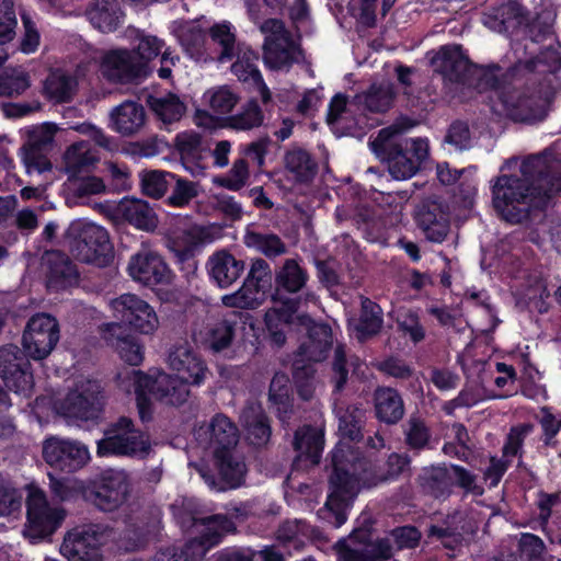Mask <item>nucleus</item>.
<instances>
[{
	"mask_svg": "<svg viewBox=\"0 0 561 561\" xmlns=\"http://www.w3.org/2000/svg\"><path fill=\"white\" fill-rule=\"evenodd\" d=\"M560 191L561 159L543 152L523 160L518 173L497 176L492 184V204L503 220L520 225Z\"/></svg>",
	"mask_w": 561,
	"mask_h": 561,
	"instance_id": "f257e3e1",
	"label": "nucleus"
},
{
	"mask_svg": "<svg viewBox=\"0 0 561 561\" xmlns=\"http://www.w3.org/2000/svg\"><path fill=\"white\" fill-rule=\"evenodd\" d=\"M561 69V54L546 47L536 57L519 61L503 72L500 90L502 111L516 122L534 123L547 116V100L537 85V73H556Z\"/></svg>",
	"mask_w": 561,
	"mask_h": 561,
	"instance_id": "f03ea898",
	"label": "nucleus"
},
{
	"mask_svg": "<svg viewBox=\"0 0 561 561\" xmlns=\"http://www.w3.org/2000/svg\"><path fill=\"white\" fill-rule=\"evenodd\" d=\"M332 473L329 478V496L325 502L328 520L334 527L342 526L346 520V511L364 485L368 462L358 449L346 443H339L331 455Z\"/></svg>",
	"mask_w": 561,
	"mask_h": 561,
	"instance_id": "7ed1b4c3",
	"label": "nucleus"
},
{
	"mask_svg": "<svg viewBox=\"0 0 561 561\" xmlns=\"http://www.w3.org/2000/svg\"><path fill=\"white\" fill-rule=\"evenodd\" d=\"M370 147L396 180L415 175L430 153L425 138H404L398 128L391 127L381 129Z\"/></svg>",
	"mask_w": 561,
	"mask_h": 561,
	"instance_id": "20e7f679",
	"label": "nucleus"
},
{
	"mask_svg": "<svg viewBox=\"0 0 561 561\" xmlns=\"http://www.w3.org/2000/svg\"><path fill=\"white\" fill-rule=\"evenodd\" d=\"M432 65L448 81L474 85L480 91L494 90L500 100L503 71L499 65L474 66L460 45L442 46L432 58Z\"/></svg>",
	"mask_w": 561,
	"mask_h": 561,
	"instance_id": "39448f33",
	"label": "nucleus"
},
{
	"mask_svg": "<svg viewBox=\"0 0 561 561\" xmlns=\"http://www.w3.org/2000/svg\"><path fill=\"white\" fill-rule=\"evenodd\" d=\"M64 244L77 260L98 267L113 260L108 232L101 226L83 219L71 221L62 236Z\"/></svg>",
	"mask_w": 561,
	"mask_h": 561,
	"instance_id": "423d86ee",
	"label": "nucleus"
},
{
	"mask_svg": "<svg viewBox=\"0 0 561 561\" xmlns=\"http://www.w3.org/2000/svg\"><path fill=\"white\" fill-rule=\"evenodd\" d=\"M150 450L149 435L136 428L131 419L121 416L105 430L104 437L98 442L96 454L101 457L115 455L142 459Z\"/></svg>",
	"mask_w": 561,
	"mask_h": 561,
	"instance_id": "0eeeda50",
	"label": "nucleus"
},
{
	"mask_svg": "<svg viewBox=\"0 0 561 561\" xmlns=\"http://www.w3.org/2000/svg\"><path fill=\"white\" fill-rule=\"evenodd\" d=\"M264 34L263 60L272 70H288L304 59L300 45L294 39L285 23L279 19H267L260 23Z\"/></svg>",
	"mask_w": 561,
	"mask_h": 561,
	"instance_id": "6e6552de",
	"label": "nucleus"
},
{
	"mask_svg": "<svg viewBox=\"0 0 561 561\" xmlns=\"http://www.w3.org/2000/svg\"><path fill=\"white\" fill-rule=\"evenodd\" d=\"M66 512L61 507L49 505L43 490L31 485L26 497V524L23 529L25 538L36 542L51 536L60 527Z\"/></svg>",
	"mask_w": 561,
	"mask_h": 561,
	"instance_id": "1a4fd4ad",
	"label": "nucleus"
},
{
	"mask_svg": "<svg viewBox=\"0 0 561 561\" xmlns=\"http://www.w3.org/2000/svg\"><path fill=\"white\" fill-rule=\"evenodd\" d=\"M236 526L225 515L217 514L208 519L207 530L203 536L191 539L182 549L172 547L161 550L149 561H197L218 545L226 534L233 533Z\"/></svg>",
	"mask_w": 561,
	"mask_h": 561,
	"instance_id": "9d476101",
	"label": "nucleus"
},
{
	"mask_svg": "<svg viewBox=\"0 0 561 561\" xmlns=\"http://www.w3.org/2000/svg\"><path fill=\"white\" fill-rule=\"evenodd\" d=\"M113 536V529L104 524H88L70 530L60 547L69 561H102L100 547Z\"/></svg>",
	"mask_w": 561,
	"mask_h": 561,
	"instance_id": "9b49d317",
	"label": "nucleus"
},
{
	"mask_svg": "<svg viewBox=\"0 0 561 561\" xmlns=\"http://www.w3.org/2000/svg\"><path fill=\"white\" fill-rule=\"evenodd\" d=\"M130 482L124 470H107L98 482L85 486L82 496L102 512H114L128 499Z\"/></svg>",
	"mask_w": 561,
	"mask_h": 561,
	"instance_id": "f8f14e48",
	"label": "nucleus"
},
{
	"mask_svg": "<svg viewBox=\"0 0 561 561\" xmlns=\"http://www.w3.org/2000/svg\"><path fill=\"white\" fill-rule=\"evenodd\" d=\"M342 561H388L392 558V545L388 538L374 539L368 528H357L336 543Z\"/></svg>",
	"mask_w": 561,
	"mask_h": 561,
	"instance_id": "ddd939ff",
	"label": "nucleus"
},
{
	"mask_svg": "<svg viewBox=\"0 0 561 561\" xmlns=\"http://www.w3.org/2000/svg\"><path fill=\"white\" fill-rule=\"evenodd\" d=\"M59 337L58 321L48 313H36L27 321L22 344L28 357L41 360L51 353Z\"/></svg>",
	"mask_w": 561,
	"mask_h": 561,
	"instance_id": "4468645a",
	"label": "nucleus"
},
{
	"mask_svg": "<svg viewBox=\"0 0 561 561\" xmlns=\"http://www.w3.org/2000/svg\"><path fill=\"white\" fill-rule=\"evenodd\" d=\"M274 273L268 262L262 257H255L251 261L242 286L237 291L222 296L221 302L230 308L252 309L256 305L254 294L266 291L272 287Z\"/></svg>",
	"mask_w": 561,
	"mask_h": 561,
	"instance_id": "2eb2a0df",
	"label": "nucleus"
},
{
	"mask_svg": "<svg viewBox=\"0 0 561 561\" xmlns=\"http://www.w3.org/2000/svg\"><path fill=\"white\" fill-rule=\"evenodd\" d=\"M218 468V478L205 467L198 468V472L205 483L215 491L224 492L243 485L247 476V465L243 456L236 450H215Z\"/></svg>",
	"mask_w": 561,
	"mask_h": 561,
	"instance_id": "dca6fc26",
	"label": "nucleus"
},
{
	"mask_svg": "<svg viewBox=\"0 0 561 561\" xmlns=\"http://www.w3.org/2000/svg\"><path fill=\"white\" fill-rule=\"evenodd\" d=\"M478 530L479 523L473 514L454 511L438 523L430 525L427 537L436 539L446 549L456 550L467 538L473 537Z\"/></svg>",
	"mask_w": 561,
	"mask_h": 561,
	"instance_id": "f3484780",
	"label": "nucleus"
},
{
	"mask_svg": "<svg viewBox=\"0 0 561 561\" xmlns=\"http://www.w3.org/2000/svg\"><path fill=\"white\" fill-rule=\"evenodd\" d=\"M57 130L58 127L55 124L45 123L28 131L27 141L21 148L22 161L27 174H42L51 170L47 153L53 149Z\"/></svg>",
	"mask_w": 561,
	"mask_h": 561,
	"instance_id": "a211bd4d",
	"label": "nucleus"
},
{
	"mask_svg": "<svg viewBox=\"0 0 561 561\" xmlns=\"http://www.w3.org/2000/svg\"><path fill=\"white\" fill-rule=\"evenodd\" d=\"M308 282V271L296 259H285L274 270V294L272 296L274 302L286 308L288 300L296 299L299 308L301 295L307 289Z\"/></svg>",
	"mask_w": 561,
	"mask_h": 561,
	"instance_id": "6ab92c4d",
	"label": "nucleus"
},
{
	"mask_svg": "<svg viewBox=\"0 0 561 561\" xmlns=\"http://www.w3.org/2000/svg\"><path fill=\"white\" fill-rule=\"evenodd\" d=\"M101 408V386L96 381L84 380L68 392L59 411L65 417L88 421L98 419Z\"/></svg>",
	"mask_w": 561,
	"mask_h": 561,
	"instance_id": "aec40b11",
	"label": "nucleus"
},
{
	"mask_svg": "<svg viewBox=\"0 0 561 561\" xmlns=\"http://www.w3.org/2000/svg\"><path fill=\"white\" fill-rule=\"evenodd\" d=\"M415 220L431 242L442 243L449 233V207L439 196L432 195L420 201L415 207Z\"/></svg>",
	"mask_w": 561,
	"mask_h": 561,
	"instance_id": "412c9836",
	"label": "nucleus"
},
{
	"mask_svg": "<svg viewBox=\"0 0 561 561\" xmlns=\"http://www.w3.org/2000/svg\"><path fill=\"white\" fill-rule=\"evenodd\" d=\"M43 458L50 467L73 472L88 463L90 454L80 442L53 436L43 443Z\"/></svg>",
	"mask_w": 561,
	"mask_h": 561,
	"instance_id": "4be33fe9",
	"label": "nucleus"
},
{
	"mask_svg": "<svg viewBox=\"0 0 561 561\" xmlns=\"http://www.w3.org/2000/svg\"><path fill=\"white\" fill-rule=\"evenodd\" d=\"M27 356L25 351L13 344L0 347V378L10 390L16 393H25L33 386Z\"/></svg>",
	"mask_w": 561,
	"mask_h": 561,
	"instance_id": "5701e85b",
	"label": "nucleus"
},
{
	"mask_svg": "<svg viewBox=\"0 0 561 561\" xmlns=\"http://www.w3.org/2000/svg\"><path fill=\"white\" fill-rule=\"evenodd\" d=\"M168 362L176 377L187 386H201L211 376L206 362L186 341L170 348Z\"/></svg>",
	"mask_w": 561,
	"mask_h": 561,
	"instance_id": "b1692460",
	"label": "nucleus"
},
{
	"mask_svg": "<svg viewBox=\"0 0 561 561\" xmlns=\"http://www.w3.org/2000/svg\"><path fill=\"white\" fill-rule=\"evenodd\" d=\"M102 76L111 82L129 83L142 78V60L129 49H113L104 54L101 62Z\"/></svg>",
	"mask_w": 561,
	"mask_h": 561,
	"instance_id": "393cba45",
	"label": "nucleus"
},
{
	"mask_svg": "<svg viewBox=\"0 0 561 561\" xmlns=\"http://www.w3.org/2000/svg\"><path fill=\"white\" fill-rule=\"evenodd\" d=\"M128 273L134 280L146 286L170 282V270L162 257L158 253L146 249L130 257Z\"/></svg>",
	"mask_w": 561,
	"mask_h": 561,
	"instance_id": "a878e982",
	"label": "nucleus"
},
{
	"mask_svg": "<svg viewBox=\"0 0 561 561\" xmlns=\"http://www.w3.org/2000/svg\"><path fill=\"white\" fill-rule=\"evenodd\" d=\"M297 321L308 333L307 340L299 346V355L316 363L325 359L333 344L331 327L314 322L307 314L297 317Z\"/></svg>",
	"mask_w": 561,
	"mask_h": 561,
	"instance_id": "bb28decb",
	"label": "nucleus"
},
{
	"mask_svg": "<svg viewBox=\"0 0 561 561\" xmlns=\"http://www.w3.org/2000/svg\"><path fill=\"white\" fill-rule=\"evenodd\" d=\"M324 446V433L322 428L311 425L299 427L295 432L293 447L297 453L294 460L296 467H313L320 462Z\"/></svg>",
	"mask_w": 561,
	"mask_h": 561,
	"instance_id": "cd10ccee",
	"label": "nucleus"
},
{
	"mask_svg": "<svg viewBox=\"0 0 561 561\" xmlns=\"http://www.w3.org/2000/svg\"><path fill=\"white\" fill-rule=\"evenodd\" d=\"M213 240L214 237L208 227L193 225L174 230L168 239V247L181 262H185L193 259L197 250Z\"/></svg>",
	"mask_w": 561,
	"mask_h": 561,
	"instance_id": "c85d7f7f",
	"label": "nucleus"
},
{
	"mask_svg": "<svg viewBox=\"0 0 561 561\" xmlns=\"http://www.w3.org/2000/svg\"><path fill=\"white\" fill-rule=\"evenodd\" d=\"M43 264L49 289L58 291L78 284L79 273L67 254L58 250L46 251Z\"/></svg>",
	"mask_w": 561,
	"mask_h": 561,
	"instance_id": "c756f323",
	"label": "nucleus"
},
{
	"mask_svg": "<svg viewBox=\"0 0 561 561\" xmlns=\"http://www.w3.org/2000/svg\"><path fill=\"white\" fill-rule=\"evenodd\" d=\"M206 268L211 282L219 288L226 289L241 277L245 270V262L227 250H219L208 257Z\"/></svg>",
	"mask_w": 561,
	"mask_h": 561,
	"instance_id": "7c9ffc66",
	"label": "nucleus"
},
{
	"mask_svg": "<svg viewBox=\"0 0 561 561\" xmlns=\"http://www.w3.org/2000/svg\"><path fill=\"white\" fill-rule=\"evenodd\" d=\"M530 21V13L517 1L492 8L483 15V24L495 32H513Z\"/></svg>",
	"mask_w": 561,
	"mask_h": 561,
	"instance_id": "2f4dec72",
	"label": "nucleus"
},
{
	"mask_svg": "<svg viewBox=\"0 0 561 561\" xmlns=\"http://www.w3.org/2000/svg\"><path fill=\"white\" fill-rule=\"evenodd\" d=\"M240 423L251 445L263 447L270 442L272 434L270 421L259 402H247L240 412Z\"/></svg>",
	"mask_w": 561,
	"mask_h": 561,
	"instance_id": "473e14b6",
	"label": "nucleus"
},
{
	"mask_svg": "<svg viewBox=\"0 0 561 561\" xmlns=\"http://www.w3.org/2000/svg\"><path fill=\"white\" fill-rule=\"evenodd\" d=\"M118 387L127 393L136 394L137 409L142 423L152 417L151 402L148 397L151 377L140 370L126 369L117 375Z\"/></svg>",
	"mask_w": 561,
	"mask_h": 561,
	"instance_id": "72a5a7b5",
	"label": "nucleus"
},
{
	"mask_svg": "<svg viewBox=\"0 0 561 561\" xmlns=\"http://www.w3.org/2000/svg\"><path fill=\"white\" fill-rule=\"evenodd\" d=\"M103 339L114 347L121 358L131 366L142 362V350L137 339L121 323H108L103 330Z\"/></svg>",
	"mask_w": 561,
	"mask_h": 561,
	"instance_id": "f704fd0d",
	"label": "nucleus"
},
{
	"mask_svg": "<svg viewBox=\"0 0 561 561\" xmlns=\"http://www.w3.org/2000/svg\"><path fill=\"white\" fill-rule=\"evenodd\" d=\"M257 60L259 55L255 51L251 49L239 50L237 60L231 66V71L239 81L253 87L259 92L262 102L266 104L271 101L272 95L256 66Z\"/></svg>",
	"mask_w": 561,
	"mask_h": 561,
	"instance_id": "c9c22d12",
	"label": "nucleus"
},
{
	"mask_svg": "<svg viewBox=\"0 0 561 561\" xmlns=\"http://www.w3.org/2000/svg\"><path fill=\"white\" fill-rule=\"evenodd\" d=\"M110 122L111 128L119 135L134 136L145 126V107L135 101H125L111 111Z\"/></svg>",
	"mask_w": 561,
	"mask_h": 561,
	"instance_id": "e433bc0d",
	"label": "nucleus"
},
{
	"mask_svg": "<svg viewBox=\"0 0 561 561\" xmlns=\"http://www.w3.org/2000/svg\"><path fill=\"white\" fill-rule=\"evenodd\" d=\"M116 214L139 230L149 232L158 227L157 214L144 199L123 198L116 207Z\"/></svg>",
	"mask_w": 561,
	"mask_h": 561,
	"instance_id": "4c0bfd02",
	"label": "nucleus"
},
{
	"mask_svg": "<svg viewBox=\"0 0 561 561\" xmlns=\"http://www.w3.org/2000/svg\"><path fill=\"white\" fill-rule=\"evenodd\" d=\"M376 417L387 424H398L404 416V401L399 391L391 387H378L374 392Z\"/></svg>",
	"mask_w": 561,
	"mask_h": 561,
	"instance_id": "58836bf2",
	"label": "nucleus"
},
{
	"mask_svg": "<svg viewBox=\"0 0 561 561\" xmlns=\"http://www.w3.org/2000/svg\"><path fill=\"white\" fill-rule=\"evenodd\" d=\"M149 394L165 404L181 405L187 400L190 390L176 376L160 373L151 377Z\"/></svg>",
	"mask_w": 561,
	"mask_h": 561,
	"instance_id": "ea45409f",
	"label": "nucleus"
},
{
	"mask_svg": "<svg viewBox=\"0 0 561 561\" xmlns=\"http://www.w3.org/2000/svg\"><path fill=\"white\" fill-rule=\"evenodd\" d=\"M335 416L339 420V433L351 442H359L364 438L366 411L360 404H335Z\"/></svg>",
	"mask_w": 561,
	"mask_h": 561,
	"instance_id": "a19ab883",
	"label": "nucleus"
},
{
	"mask_svg": "<svg viewBox=\"0 0 561 561\" xmlns=\"http://www.w3.org/2000/svg\"><path fill=\"white\" fill-rule=\"evenodd\" d=\"M394 96L391 82L373 83L366 92L355 95L350 106L356 105L371 113H385L392 106Z\"/></svg>",
	"mask_w": 561,
	"mask_h": 561,
	"instance_id": "79ce46f5",
	"label": "nucleus"
},
{
	"mask_svg": "<svg viewBox=\"0 0 561 561\" xmlns=\"http://www.w3.org/2000/svg\"><path fill=\"white\" fill-rule=\"evenodd\" d=\"M284 165L291 179L299 184L312 182L318 173V162L300 147H293L285 152Z\"/></svg>",
	"mask_w": 561,
	"mask_h": 561,
	"instance_id": "37998d69",
	"label": "nucleus"
},
{
	"mask_svg": "<svg viewBox=\"0 0 561 561\" xmlns=\"http://www.w3.org/2000/svg\"><path fill=\"white\" fill-rule=\"evenodd\" d=\"M298 311V302L296 299H290L286 302V308L276 306L270 309L265 314V323L271 341L277 347H280L286 342L285 328L290 325L297 320L296 312Z\"/></svg>",
	"mask_w": 561,
	"mask_h": 561,
	"instance_id": "c03bdc74",
	"label": "nucleus"
},
{
	"mask_svg": "<svg viewBox=\"0 0 561 561\" xmlns=\"http://www.w3.org/2000/svg\"><path fill=\"white\" fill-rule=\"evenodd\" d=\"M268 401L283 424L289 422L293 409V396L289 378L285 373H275L268 388Z\"/></svg>",
	"mask_w": 561,
	"mask_h": 561,
	"instance_id": "a18cd8bd",
	"label": "nucleus"
},
{
	"mask_svg": "<svg viewBox=\"0 0 561 561\" xmlns=\"http://www.w3.org/2000/svg\"><path fill=\"white\" fill-rule=\"evenodd\" d=\"M91 24L103 33L115 31L121 21L122 11L118 0H92L85 10Z\"/></svg>",
	"mask_w": 561,
	"mask_h": 561,
	"instance_id": "49530a36",
	"label": "nucleus"
},
{
	"mask_svg": "<svg viewBox=\"0 0 561 561\" xmlns=\"http://www.w3.org/2000/svg\"><path fill=\"white\" fill-rule=\"evenodd\" d=\"M417 480L423 492L435 499L449 496L454 486L451 472L446 466L424 468Z\"/></svg>",
	"mask_w": 561,
	"mask_h": 561,
	"instance_id": "de8ad7c7",
	"label": "nucleus"
},
{
	"mask_svg": "<svg viewBox=\"0 0 561 561\" xmlns=\"http://www.w3.org/2000/svg\"><path fill=\"white\" fill-rule=\"evenodd\" d=\"M247 248L253 249L267 259H275L287 252V245L282 238L271 231L247 230L243 237Z\"/></svg>",
	"mask_w": 561,
	"mask_h": 561,
	"instance_id": "09e8293b",
	"label": "nucleus"
},
{
	"mask_svg": "<svg viewBox=\"0 0 561 561\" xmlns=\"http://www.w3.org/2000/svg\"><path fill=\"white\" fill-rule=\"evenodd\" d=\"M209 433V440L215 450H234L239 442L237 426L222 414H218L211 420Z\"/></svg>",
	"mask_w": 561,
	"mask_h": 561,
	"instance_id": "8fccbe9b",
	"label": "nucleus"
},
{
	"mask_svg": "<svg viewBox=\"0 0 561 561\" xmlns=\"http://www.w3.org/2000/svg\"><path fill=\"white\" fill-rule=\"evenodd\" d=\"M147 104L164 124H172L180 121L186 110L180 98L172 93H168L163 96L149 95L147 98Z\"/></svg>",
	"mask_w": 561,
	"mask_h": 561,
	"instance_id": "3c124183",
	"label": "nucleus"
},
{
	"mask_svg": "<svg viewBox=\"0 0 561 561\" xmlns=\"http://www.w3.org/2000/svg\"><path fill=\"white\" fill-rule=\"evenodd\" d=\"M171 511L176 518L178 523L183 529L202 526L203 530L199 536H203L207 530L208 517H199L197 503L194 499L179 497L171 504ZM214 515H211L213 517Z\"/></svg>",
	"mask_w": 561,
	"mask_h": 561,
	"instance_id": "603ef678",
	"label": "nucleus"
},
{
	"mask_svg": "<svg viewBox=\"0 0 561 561\" xmlns=\"http://www.w3.org/2000/svg\"><path fill=\"white\" fill-rule=\"evenodd\" d=\"M264 115L255 99L249 100L241 110L225 118L224 126L233 130H251L263 124Z\"/></svg>",
	"mask_w": 561,
	"mask_h": 561,
	"instance_id": "864d4df0",
	"label": "nucleus"
},
{
	"mask_svg": "<svg viewBox=\"0 0 561 561\" xmlns=\"http://www.w3.org/2000/svg\"><path fill=\"white\" fill-rule=\"evenodd\" d=\"M77 81L73 77L61 71L51 72L44 82L46 96L56 102H69L76 91Z\"/></svg>",
	"mask_w": 561,
	"mask_h": 561,
	"instance_id": "5fc2aeb1",
	"label": "nucleus"
},
{
	"mask_svg": "<svg viewBox=\"0 0 561 561\" xmlns=\"http://www.w3.org/2000/svg\"><path fill=\"white\" fill-rule=\"evenodd\" d=\"M362 309L356 331L360 341L376 335L382 327V310L369 298H362Z\"/></svg>",
	"mask_w": 561,
	"mask_h": 561,
	"instance_id": "6e6d98bb",
	"label": "nucleus"
},
{
	"mask_svg": "<svg viewBox=\"0 0 561 561\" xmlns=\"http://www.w3.org/2000/svg\"><path fill=\"white\" fill-rule=\"evenodd\" d=\"M409 465L410 458L407 455L392 453L389 455L383 467L376 469L371 477H369L370 479L364 481V486L371 488L379 483L394 480L408 469Z\"/></svg>",
	"mask_w": 561,
	"mask_h": 561,
	"instance_id": "4d7b16f0",
	"label": "nucleus"
},
{
	"mask_svg": "<svg viewBox=\"0 0 561 561\" xmlns=\"http://www.w3.org/2000/svg\"><path fill=\"white\" fill-rule=\"evenodd\" d=\"M309 536L308 526L302 520H285L276 531V540L286 549L300 550Z\"/></svg>",
	"mask_w": 561,
	"mask_h": 561,
	"instance_id": "13d9d810",
	"label": "nucleus"
},
{
	"mask_svg": "<svg viewBox=\"0 0 561 561\" xmlns=\"http://www.w3.org/2000/svg\"><path fill=\"white\" fill-rule=\"evenodd\" d=\"M64 160L69 179L80 176L81 172L88 170L95 162L85 142H76L68 147Z\"/></svg>",
	"mask_w": 561,
	"mask_h": 561,
	"instance_id": "bf43d9fd",
	"label": "nucleus"
},
{
	"mask_svg": "<svg viewBox=\"0 0 561 561\" xmlns=\"http://www.w3.org/2000/svg\"><path fill=\"white\" fill-rule=\"evenodd\" d=\"M176 36L191 58L199 59L202 57L205 33L198 24L186 22L180 25L176 30Z\"/></svg>",
	"mask_w": 561,
	"mask_h": 561,
	"instance_id": "052dcab7",
	"label": "nucleus"
},
{
	"mask_svg": "<svg viewBox=\"0 0 561 561\" xmlns=\"http://www.w3.org/2000/svg\"><path fill=\"white\" fill-rule=\"evenodd\" d=\"M175 174L161 170H144L140 173L141 192L151 198H161L168 191L170 181Z\"/></svg>",
	"mask_w": 561,
	"mask_h": 561,
	"instance_id": "680f3d73",
	"label": "nucleus"
},
{
	"mask_svg": "<svg viewBox=\"0 0 561 561\" xmlns=\"http://www.w3.org/2000/svg\"><path fill=\"white\" fill-rule=\"evenodd\" d=\"M214 114L228 115L240 101L239 93L229 85H220L205 93Z\"/></svg>",
	"mask_w": 561,
	"mask_h": 561,
	"instance_id": "e2e57ef3",
	"label": "nucleus"
},
{
	"mask_svg": "<svg viewBox=\"0 0 561 561\" xmlns=\"http://www.w3.org/2000/svg\"><path fill=\"white\" fill-rule=\"evenodd\" d=\"M404 442L407 446L414 450L425 449L431 439V431L425 421L417 415H411L403 426Z\"/></svg>",
	"mask_w": 561,
	"mask_h": 561,
	"instance_id": "0e129e2a",
	"label": "nucleus"
},
{
	"mask_svg": "<svg viewBox=\"0 0 561 561\" xmlns=\"http://www.w3.org/2000/svg\"><path fill=\"white\" fill-rule=\"evenodd\" d=\"M111 308L114 317L127 323L136 312L145 313L148 302L134 294H123L111 300Z\"/></svg>",
	"mask_w": 561,
	"mask_h": 561,
	"instance_id": "69168bd1",
	"label": "nucleus"
},
{
	"mask_svg": "<svg viewBox=\"0 0 561 561\" xmlns=\"http://www.w3.org/2000/svg\"><path fill=\"white\" fill-rule=\"evenodd\" d=\"M30 88V77L21 68L4 69L0 73V94L18 96Z\"/></svg>",
	"mask_w": 561,
	"mask_h": 561,
	"instance_id": "338daca9",
	"label": "nucleus"
},
{
	"mask_svg": "<svg viewBox=\"0 0 561 561\" xmlns=\"http://www.w3.org/2000/svg\"><path fill=\"white\" fill-rule=\"evenodd\" d=\"M236 334V323L228 320H221L214 323L207 332L206 343L215 353L228 348Z\"/></svg>",
	"mask_w": 561,
	"mask_h": 561,
	"instance_id": "774afa93",
	"label": "nucleus"
}]
</instances>
